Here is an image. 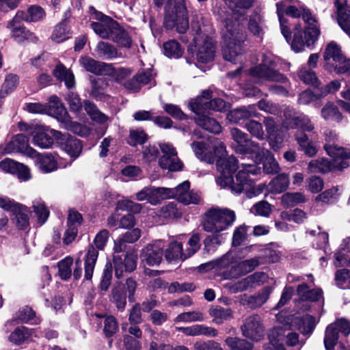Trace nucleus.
Instances as JSON below:
<instances>
[{"mask_svg": "<svg viewBox=\"0 0 350 350\" xmlns=\"http://www.w3.org/2000/svg\"><path fill=\"white\" fill-rule=\"evenodd\" d=\"M165 256L168 261L185 260L188 258L185 256V252H183L182 244L176 241L169 244L165 250Z\"/></svg>", "mask_w": 350, "mask_h": 350, "instance_id": "obj_44", "label": "nucleus"}, {"mask_svg": "<svg viewBox=\"0 0 350 350\" xmlns=\"http://www.w3.org/2000/svg\"><path fill=\"white\" fill-rule=\"evenodd\" d=\"M176 330L181 332L188 336H206L208 337H215L218 334V332L215 328L199 324L189 327H176Z\"/></svg>", "mask_w": 350, "mask_h": 350, "instance_id": "obj_29", "label": "nucleus"}, {"mask_svg": "<svg viewBox=\"0 0 350 350\" xmlns=\"http://www.w3.org/2000/svg\"><path fill=\"white\" fill-rule=\"evenodd\" d=\"M204 321V315L199 310L185 312L179 314L174 320L175 323H191Z\"/></svg>", "mask_w": 350, "mask_h": 350, "instance_id": "obj_58", "label": "nucleus"}, {"mask_svg": "<svg viewBox=\"0 0 350 350\" xmlns=\"http://www.w3.org/2000/svg\"><path fill=\"white\" fill-rule=\"evenodd\" d=\"M165 191V187H145L136 193V200L156 205L166 199Z\"/></svg>", "mask_w": 350, "mask_h": 350, "instance_id": "obj_24", "label": "nucleus"}, {"mask_svg": "<svg viewBox=\"0 0 350 350\" xmlns=\"http://www.w3.org/2000/svg\"><path fill=\"white\" fill-rule=\"evenodd\" d=\"M254 154L256 162L263 163L264 170L267 174H276L279 172V164L269 150L260 147Z\"/></svg>", "mask_w": 350, "mask_h": 350, "instance_id": "obj_28", "label": "nucleus"}, {"mask_svg": "<svg viewBox=\"0 0 350 350\" xmlns=\"http://www.w3.org/2000/svg\"><path fill=\"white\" fill-rule=\"evenodd\" d=\"M281 217L284 220L293 221L297 224H300L306 218V214L302 210L295 208L291 211L282 212Z\"/></svg>", "mask_w": 350, "mask_h": 350, "instance_id": "obj_61", "label": "nucleus"}, {"mask_svg": "<svg viewBox=\"0 0 350 350\" xmlns=\"http://www.w3.org/2000/svg\"><path fill=\"white\" fill-rule=\"evenodd\" d=\"M277 14L279 18L281 32L286 41L288 42L291 37V29L288 25V21L284 18V4L282 2L276 3Z\"/></svg>", "mask_w": 350, "mask_h": 350, "instance_id": "obj_52", "label": "nucleus"}, {"mask_svg": "<svg viewBox=\"0 0 350 350\" xmlns=\"http://www.w3.org/2000/svg\"><path fill=\"white\" fill-rule=\"evenodd\" d=\"M137 254L135 251L127 252L124 262L121 258L114 256L113 263L116 278L123 275L124 271H133L137 265Z\"/></svg>", "mask_w": 350, "mask_h": 350, "instance_id": "obj_22", "label": "nucleus"}, {"mask_svg": "<svg viewBox=\"0 0 350 350\" xmlns=\"http://www.w3.org/2000/svg\"><path fill=\"white\" fill-rule=\"evenodd\" d=\"M190 187V183L189 181H184L178 185L175 188H165L166 199L176 198L178 201L181 202V198H185V195L187 193Z\"/></svg>", "mask_w": 350, "mask_h": 350, "instance_id": "obj_48", "label": "nucleus"}, {"mask_svg": "<svg viewBox=\"0 0 350 350\" xmlns=\"http://www.w3.org/2000/svg\"><path fill=\"white\" fill-rule=\"evenodd\" d=\"M275 61L265 57L262 62L250 69V75L260 81H269L284 83L286 77L275 69Z\"/></svg>", "mask_w": 350, "mask_h": 350, "instance_id": "obj_9", "label": "nucleus"}, {"mask_svg": "<svg viewBox=\"0 0 350 350\" xmlns=\"http://www.w3.org/2000/svg\"><path fill=\"white\" fill-rule=\"evenodd\" d=\"M19 81L18 77L14 74H9L6 76L1 90L0 96L5 97L9 93L12 92L18 85Z\"/></svg>", "mask_w": 350, "mask_h": 350, "instance_id": "obj_56", "label": "nucleus"}, {"mask_svg": "<svg viewBox=\"0 0 350 350\" xmlns=\"http://www.w3.org/2000/svg\"><path fill=\"white\" fill-rule=\"evenodd\" d=\"M225 342L230 350H247L252 347L250 342L238 338L228 337Z\"/></svg>", "mask_w": 350, "mask_h": 350, "instance_id": "obj_62", "label": "nucleus"}, {"mask_svg": "<svg viewBox=\"0 0 350 350\" xmlns=\"http://www.w3.org/2000/svg\"><path fill=\"white\" fill-rule=\"evenodd\" d=\"M70 31L65 21L57 25L53 30L51 38L56 42H62L70 38Z\"/></svg>", "mask_w": 350, "mask_h": 350, "instance_id": "obj_53", "label": "nucleus"}, {"mask_svg": "<svg viewBox=\"0 0 350 350\" xmlns=\"http://www.w3.org/2000/svg\"><path fill=\"white\" fill-rule=\"evenodd\" d=\"M174 0H168L165 8L167 14L165 16L164 25L167 29L176 28L177 32L184 33L189 28V21L187 8L184 5L175 6V12L170 14V6Z\"/></svg>", "mask_w": 350, "mask_h": 350, "instance_id": "obj_7", "label": "nucleus"}, {"mask_svg": "<svg viewBox=\"0 0 350 350\" xmlns=\"http://www.w3.org/2000/svg\"><path fill=\"white\" fill-rule=\"evenodd\" d=\"M109 231L104 229L98 232L94 239V243L96 246L90 245L88 248L85 256V275L86 280H90L92 278L94 267L98 259V250H104L109 239Z\"/></svg>", "mask_w": 350, "mask_h": 350, "instance_id": "obj_6", "label": "nucleus"}, {"mask_svg": "<svg viewBox=\"0 0 350 350\" xmlns=\"http://www.w3.org/2000/svg\"><path fill=\"white\" fill-rule=\"evenodd\" d=\"M46 107L47 112L46 113L59 121L65 122L68 121L66 109L57 96L53 95L49 98V105Z\"/></svg>", "mask_w": 350, "mask_h": 350, "instance_id": "obj_30", "label": "nucleus"}, {"mask_svg": "<svg viewBox=\"0 0 350 350\" xmlns=\"http://www.w3.org/2000/svg\"><path fill=\"white\" fill-rule=\"evenodd\" d=\"M217 170L219 173L216 182L223 189H228L232 191V187L236 185L233 174L239 168L238 160L231 155L227 158H218L216 161Z\"/></svg>", "mask_w": 350, "mask_h": 350, "instance_id": "obj_5", "label": "nucleus"}, {"mask_svg": "<svg viewBox=\"0 0 350 350\" xmlns=\"http://www.w3.org/2000/svg\"><path fill=\"white\" fill-rule=\"evenodd\" d=\"M293 325L291 327L295 326L303 334H310L315 327V319L310 315H306L303 317H295L293 320Z\"/></svg>", "mask_w": 350, "mask_h": 350, "instance_id": "obj_39", "label": "nucleus"}, {"mask_svg": "<svg viewBox=\"0 0 350 350\" xmlns=\"http://www.w3.org/2000/svg\"><path fill=\"white\" fill-rule=\"evenodd\" d=\"M53 75L57 80L64 81L67 88L70 89L75 86L73 73L62 64H59L55 66L53 70Z\"/></svg>", "mask_w": 350, "mask_h": 350, "instance_id": "obj_37", "label": "nucleus"}, {"mask_svg": "<svg viewBox=\"0 0 350 350\" xmlns=\"http://www.w3.org/2000/svg\"><path fill=\"white\" fill-rule=\"evenodd\" d=\"M337 16L338 25L350 37V8L340 9Z\"/></svg>", "mask_w": 350, "mask_h": 350, "instance_id": "obj_59", "label": "nucleus"}, {"mask_svg": "<svg viewBox=\"0 0 350 350\" xmlns=\"http://www.w3.org/2000/svg\"><path fill=\"white\" fill-rule=\"evenodd\" d=\"M95 53L98 58L104 60H111L121 56V53L118 52L115 46L104 41H100L97 43L95 47Z\"/></svg>", "mask_w": 350, "mask_h": 350, "instance_id": "obj_33", "label": "nucleus"}, {"mask_svg": "<svg viewBox=\"0 0 350 350\" xmlns=\"http://www.w3.org/2000/svg\"><path fill=\"white\" fill-rule=\"evenodd\" d=\"M33 212L38 217V221L40 224H43L49 217V211L46 206L44 202L39 198L33 201L32 205Z\"/></svg>", "mask_w": 350, "mask_h": 350, "instance_id": "obj_54", "label": "nucleus"}, {"mask_svg": "<svg viewBox=\"0 0 350 350\" xmlns=\"http://www.w3.org/2000/svg\"><path fill=\"white\" fill-rule=\"evenodd\" d=\"M236 218L233 211L224 208L208 210L202 217V226L204 231L213 234L226 230Z\"/></svg>", "mask_w": 350, "mask_h": 350, "instance_id": "obj_4", "label": "nucleus"}, {"mask_svg": "<svg viewBox=\"0 0 350 350\" xmlns=\"http://www.w3.org/2000/svg\"><path fill=\"white\" fill-rule=\"evenodd\" d=\"M248 29L254 36L262 38L264 34V25L262 16L257 14H253L250 16Z\"/></svg>", "mask_w": 350, "mask_h": 350, "instance_id": "obj_46", "label": "nucleus"}, {"mask_svg": "<svg viewBox=\"0 0 350 350\" xmlns=\"http://www.w3.org/2000/svg\"><path fill=\"white\" fill-rule=\"evenodd\" d=\"M302 18L308 26L304 31L299 24L294 28L291 47L295 52L301 51L305 46L314 44L320 35L319 25L315 16L305 5L302 6Z\"/></svg>", "mask_w": 350, "mask_h": 350, "instance_id": "obj_2", "label": "nucleus"}, {"mask_svg": "<svg viewBox=\"0 0 350 350\" xmlns=\"http://www.w3.org/2000/svg\"><path fill=\"white\" fill-rule=\"evenodd\" d=\"M230 135L236 143L233 146V148L237 153L254 154L260 147L258 143L252 141L247 133L237 128L231 129Z\"/></svg>", "mask_w": 350, "mask_h": 350, "instance_id": "obj_15", "label": "nucleus"}, {"mask_svg": "<svg viewBox=\"0 0 350 350\" xmlns=\"http://www.w3.org/2000/svg\"><path fill=\"white\" fill-rule=\"evenodd\" d=\"M285 118L284 124H286L287 129H295L299 127L305 131H312L314 129V125L309 118L303 114L295 111L293 109L286 108L284 111Z\"/></svg>", "mask_w": 350, "mask_h": 350, "instance_id": "obj_18", "label": "nucleus"}, {"mask_svg": "<svg viewBox=\"0 0 350 350\" xmlns=\"http://www.w3.org/2000/svg\"><path fill=\"white\" fill-rule=\"evenodd\" d=\"M195 122L199 126L210 133L219 134L221 132L222 127L220 124L208 115L198 114L195 118Z\"/></svg>", "mask_w": 350, "mask_h": 350, "instance_id": "obj_34", "label": "nucleus"}, {"mask_svg": "<svg viewBox=\"0 0 350 350\" xmlns=\"http://www.w3.org/2000/svg\"><path fill=\"white\" fill-rule=\"evenodd\" d=\"M344 55L342 53L340 46L334 41L330 42L326 46L323 53L325 61L324 67L327 70V65H335L342 60Z\"/></svg>", "mask_w": 350, "mask_h": 350, "instance_id": "obj_31", "label": "nucleus"}, {"mask_svg": "<svg viewBox=\"0 0 350 350\" xmlns=\"http://www.w3.org/2000/svg\"><path fill=\"white\" fill-rule=\"evenodd\" d=\"M208 314L212 318V321L217 325L222 324L232 317V311L230 308L218 305L211 306L208 310Z\"/></svg>", "mask_w": 350, "mask_h": 350, "instance_id": "obj_38", "label": "nucleus"}, {"mask_svg": "<svg viewBox=\"0 0 350 350\" xmlns=\"http://www.w3.org/2000/svg\"><path fill=\"white\" fill-rule=\"evenodd\" d=\"M79 63L86 71L97 75H110L112 72L111 64L96 61L90 57H82Z\"/></svg>", "mask_w": 350, "mask_h": 350, "instance_id": "obj_26", "label": "nucleus"}, {"mask_svg": "<svg viewBox=\"0 0 350 350\" xmlns=\"http://www.w3.org/2000/svg\"><path fill=\"white\" fill-rule=\"evenodd\" d=\"M271 291V287L266 286L260 292L254 295L248 294L241 295L239 300L241 305L255 309L262 306L268 300Z\"/></svg>", "mask_w": 350, "mask_h": 350, "instance_id": "obj_23", "label": "nucleus"}, {"mask_svg": "<svg viewBox=\"0 0 350 350\" xmlns=\"http://www.w3.org/2000/svg\"><path fill=\"white\" fill-rule=\"evenodd\" d=\"M321 116L326 120L340 121L342 115L338 107L332 103H327L321 109Z\"/></svg>", "mask_w": 350, "mask_h": 350, "instance_id": "obj_51", "label": "nucleus"}, {"mask_svg": "<svg viewBox=\"0 0 350 350\" xmlns=\"http://www.w3.org/2000/svg\"><path fill=\"white\" fill-rule=\"evenodd\" d=\"M159 148L162 155L159 159V165L163 170L169 171H178L182 169L183 163L178 157V153L172 144L169 143H160Z\"/></svg>", "mask_w": 350, "mask_h": 350, "instance_id": "obj_14", "label": "nucleus"}, {"mask_svg": "<svg viewBox=\"0 0 350 350\" xmlns=\"http://www.w3.org/2000/svg\"><path fill=\"white\" fill-rule=\"evenodd\" d=\"M4 152L10 154L14 152L24 153L29 157H34L37 152L29 145V138L25 134H17L5 146Z\"/></svg>", "mask_w": 350, "mask_h": 350, "instance_id": "obj_19", "label": "nucleus"}, {"mask_svg": "<svg viewBox=\"0 0 350 350\" xmlns=\"http://www.w3.org/2000/svg\"><path fill=\"white\" fill-rule=\"evenodd\" d=\"M193 40L198 61L206 63L213 60L215 53V42L213 38L202 33V29L199 28Z\"/></svg>", "mask_w": 350, "mask_h": 350, "instance_id": "obj_11", "label": "nucleus"}, {"mask_svg": "<svg viewBox=\"0 0 350 350\" xmlns=\"http://www.w3.org/2000/svg\"><path fill=\"white\" fill-rule=\"evenodd\" d=\"M164 54L170 58H178L182 56L183 49L180 44L174 40H169L163 44Z\"/></svg>", "mask_w": 350, "mask_h": 350, "instance_id": "obj_55", "label": "nucleus"}, {"mask_svg": "<svg viewBox=\"0 0 350 350\" xmlns=\"http://www.w3.org/2000/svg\"><path fill=\"white\" fill-rule=\"evenodd\" d=\"M90 19L94 20L90 23L93 31L103 39H109L118 23L111 17L96 10L94 7H90Z\"/></svg>", "mask_w": 350, "mask_h": 350, "instance_id": "obj_8", "label": "nucleus"}, {"mask_svg": "<svg viewBox=\"0 0 350 350\" xmlns=\"http://www.w3.org/2000/svg\"><path fill=\"white\" fill-rule=\"evenodd\" d=\"M324 148L327 154L334 159L336 170H342L349 166L350 152L347 150L335 144H325Z\"/></svg>", "mask_w": 350, "mask_h": 350, "instance_id": "obj_20", "label": "nucleus"}, {"mask_svg": "<svg viewBox=\"0 0 350 350\" xmlns=\"http://www.w3.org/2000/svg\"><path fill=\"white\" fill-rule=\"evenodd\" d=\"M211 98V92L208 90L202 92V95L192 99L189 102L191 109L197 114H201L203 110L208 109L209 99Z\"/></svg>", "mask_w": 350, "mask_h": 350, "instance_id": "obj_40", "label": "nucleus"}, {"mask_svg": "<svg viewBox=\"0 0 350 350\" xmlns=\"http://www.w3.org/2000/svg\"><path fill=\"white\" fill-rule=\"evenodd\" d=\"M33 329H29L25 327H19L10 334V340L16 343L21 344L29 338L32 335Z\"/></svg>", "mask_w": 350, "mask_h": 350, "instance_id": "obj_60", "label": "nucleus"}, {"mask_svg": "<svg viewBox=\"0 0 350 350\" xmlns=\"http://www.w3.org/2000/svg\"><path fill=\"white\" fill-rule=\"evenodd\" d=\"M18 319L22 323H30L31 324H38L39 323V319L36 317L35 312L28 306H25L19 310Z\"/></svg>", "mask_w": 350, "mask_h": 350, "instance_id": "obj_63", "label": "nucleus"}, {"mask_svg": "<svg viewBox=\"0 0 350 350\" xmlns=\"http://www.w3.org/2000/svg\"><path fill=\"white\" fill-rule=\"evenodd\" d=\"M245 128L253 137L258 139L262 140L265 138L262 123L254 120H250L245 123Z\"/></svg>", "mask_w": 350, "mask_h": 350, "instance_id": "obj_57", "label": "nucleus"}, {"mask_svg": "<svg viewBox=\"0 0 350 350\" xmlns=\"http://www.w3.org/2000/svg\"><path fill=\"white\" fill-rule=\"evenodd\" d=\"M258 114L256 107L249 105L230 111L227 115V118L230 122L237 124L250 118L256 117Z\"/></svg>", "mask_w": 350, "mask_h": 350, "instance_id": "obj_32", "label": "nucleus"}, {"mask_svg": "<svg viewBox=\"0 0 350 350\" xmlns=\"http://www.w3.org/2000/svg\"><path fill=\"white\" fill-rule=\"evenodd\" d=\"M224 58L237 64L242 61V43L245 40L243 26L237 20L228 18L222 33Z\"/></svg>", "mask_w": 350, "mask_h": 350, "instance_id": "obj_1", "label": "nucleus"}, {"mask_svg": "<svg viewBox=\"0 0 350 350\" xmlns=\"http://www.w3.org/2000/svg\"><path fill=\"white\" fill-rule=\"evenodd\" d=\"M45 16L44 10L40 6L31 5L25 12L18 10L15 16L9 21V25L12 26L16 21H25L26 22H37L42 20Z\"/></svg>", "mask_w": 350, "mask_h": 350, "instance_id": "obj_27", "label": "nucleus"}, {"mask_svg": "<svg viewBox=\"0 0 350 350\" xmlns=\"http://www.w3.org/2000/svg\"><path fill=\"white\" fill-rule=\"evenodd\" d=\"M262 123L265 126L267 139L271 148L275 151L280 150L284 138L282 129L279 128L275 119L270 116L265 117Z\"/></svg>", "mask_w": 350, "mask_h": 350, "instance_id": "obj_16", "label": "nucleus"}, {"mask_svg": "<svg viewBox=\"0 0 350 350\" xmlns=\"http://www.w3.org/2000/svg\"><path fill=\"white\" fill-rule=\"evenodd\" d=\"M327 70L329 72H335L336 74H347L350 75V59H347L343 57L340 63H336L335 65H327Z\"/></svg>", "mask_w": 350, "mask_h": 350, "instance_id": "obj_64", "label": "nucleus"}, {"mask_svg": "<svg viewBox=\"0 0 350 350\" xmlns=\"http://www.w3.org/2000/svg\"><path fill=\"white\" fill-rule=\"evenodd\" d=\"M126 288L130 301H134V295L137 288V282L133 278H128L125 285L121 283H116L111 290L109 300L116 307L122 311L126 305Z\"/></svg>", "mask_w": 350, "mask_h": 350, "instance_id": "obj_10", "label": "nucleus"}, {"mask_svg": "<svg viewBox=\"0 0 350 350\" xmlns=\"http://www.w3.org/2000/svg\"><path fill=\"white\" fill-rule=\"evenodd\" d=\"M51 133L55 139L58 146L73 159L81 154L83 144L81 140L68 133L51 129Z\"/></svg>", "mask_w": 350, "mask_h": 350, "instance_id": "obj_12", "label": "nucleus"}, {"mask_svg": "<svg viewBox=\"0 0 350 350\" xmlns=\"http://www.w3.org/2000/svg\"><path fill=\"white\" fill-rule=\"evenodd\" d=\"M109 40H112L116 43L120 48L129 49L132 45V39L129 33L122 27L118 23L112 31L111 37Z\"/></svg>", "mask_w": 350, "mask_h": 350, "instance_id": "obj_35", "label": "nucleus"}, {"mask_svg": "<svg viewBox=\"0 0 350 350\" xmlns=\"http://www.w3.org/2000/svg\"><path fill=\"white\" fill-rule=\"evenodd\" d=\"M163 243L161 241L148 245L141 253V259L150 266L158 265L162 260Z\"/></svg>", "mask_w": 350, "mask_h": 350, "instance_id": "obj_21", "label": "nucleus"}, {"mask_svg": "<svg viewBox=\"0 0 350 350\" xmlns=\"http://www.w3.org/2000/svg\"><path fill=\"white\" fill-rule=\"evenodd\" d=\"M21 131L25 132L33 137V144L41 148H49L53 144L52 137L46 133L47 129L38 124H27L21 123L19 124Z\"/></svg>", "mask_w": 350, "mask_h": 350, "instance_id": "obj_13", "label": "nucleus"}, {"mask_svg": "<svg viewBox=\"0 0 350 350\" xmlns=\"http://www.w3.org/2000/svg\"><path fill=\"white\" fill-rule=\"evenodd\" d=\"M288 185V176L286 174H280L269 183L268 187L270 192L280 193L287 189Z\"/></svg>", "mask_w": 350, "mask_h": 350, "instance_id": "obj_45", "label": "nucleus"}, {"mask_svg": "<svg viewBox=\"0 0 350 350\" xmlns=\"http://www.w3.org/2000/svg\"><path fill=\"white\" fill-rule=\"evenodd\" d=\"M21 21H16L13 25L10 26L9 22L6 27L10 29V36L18 43L25 42L36 43L38 38L23 25H17Z\"/></svg>", "mask_w": 350, "mask_h": 350, "instance_id": "obj_25", "label": "nucleus"}, {"mask_svg": "<svg viewBox=\"0 0 350 350\" xmlns=\"http://www.w3.org/2000/svg\"><path fill=\"white\" fill-rule=\"evenodd\" d=\"M338 340V332L336 325L329 324L325 330L324 337V345L327 350H331L334 348Z\"/></svg>", "mask_w": 350, "mask_h": 350, "instance_id": "obj_49", "label": "nucleus"}, {"mask_svg": "<svg viewBox=\"0 0 350 350\" xmlns=\"http://www.w3.org/2000/svg\"><path fill=\"white\" fill-rule=\"evenodd\" d=\"M334 169V164L325 158L312 160L308 166V172L310 173H327Z\"/></svg>", "mask_w": 350, "mask_h": 350, "instance_id": "obj_42", "label": "nucleus"}, {"mask_svg": "<svg viewBox=\"0 0 350 350\" xmlns=\"http://www.w3.org/2000/svg\"><path fill=\"white\" fill-rule=\"evenodd\" d=\"M84 109L92 121L100 124H104L109 120L107 116L102 113L97 106L90 100L84 101Z\"/></svg>", "mask_w": 350, "mask_h": 350, "instance_id": "obj_41", "label": "nucleus"}, {"mask_svg": "<svg viewBox=\"0 0 350 350\" xmlns=\"http://www.w3.org/2000/svg\"><path fill=\"white\" fill-rule=\"evenodd\" d=\"M231 264L232 261L230 260V255L226 254L221 258L201 265L200 266V269L208 271L213 269H216L218 271H221L222 269L229 268Z\"/></svg>", "mask_w": 350, "mask_h": 350, "instance_id": "obj_47", "label": "nucleus"}, {"mask_svg": "<svg viewBox=\"0 0 350 350\" xmlns=\"http://www.w3.org/2000/svg\"><path fill=\"white\" fill-rule=\"evenodd\" d=\"M298 77L306 84L312 85L317 89L319 88L321 83L315 72L311 68H302L298 72Z\"/></svg>", "mask_w": 350, "mask_h": 350, "instance_id": "obj_50", "label": "nucleus"}, {"mask_svg": "<svg viewBox=\"0 0 350 350\" xmlns=\"http://www.w3.org/2000/svg\"><path fill=\"white\" fill-rule=\"evenodd\" d=\"M37 165L40 170L45 173H49L57 169V162L51 154H39L37 152Z\"/></svg>", "mask_w": 350, "mask_h": 350, "instance_id": "obj_43", "label": "nucleus"}, {"mask_svg": "<svg viewBox=\"0 0 350 350\" xmlns=\"http://www.w3.org/2000/svg\"><path fill=\"white\" fill-rule=\"evenodd\" d=\"M297 293L302 301H318L323 297L321 289H310L308 284L305 283L297 286Z\"/></svg>", "mask_w": 350, "mask_h": 350, "instance_id": "obj_36", "label": "nucleus"}, {"mask_svg": "<svg viewBox=\"0 0 350 350\" xmlns=\"http://www.w3.org/2000/svg\"><path fill=\"white\" fill-rule=\"evenodd\" d=\"M260 168L256 165L241 164V169L236 175V185L232 186V193L239 195L245 193L247 198H252L262 193L265 188L264 184L256 185L250 178V175H257Z\"/></svg>", "mask_w": 350, "mask_h": 350, "instance_id": "obj_3", "label": "nucleus"}, {"mask_svg": "<svg viewBox=\"0 0 350 350\" xmlns=\"http://www.w3.org/2000/svg\"><path fill=\"white\" fill-rule=\"evenodd\" d=\"M241 330L243 336L256 341L260 340L265 333L261 318L258 314L247 317L241 327Z\"/></svg>", "mask_w": 350, "mask_h": 350, "instance_id": "obj_17", "label": "nucleus"}]
</instances>
